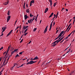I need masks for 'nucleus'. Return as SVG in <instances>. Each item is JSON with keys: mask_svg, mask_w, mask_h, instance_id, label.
<instances>
[{"mask_svg": "<svg viewBox=\"0 0 75 75\" xmlns=\"http://www.w3.org/2000/svg\"><path fill=\"white\" fill-rule=\"evenodd\" d=\"M10 18H11V16H8V17L7 18V22H8L9 20H10Z\"/></svg>", "mask_w": 75, "mask_h": 75, "instance_id": "1", "label": "nucleus"}, {"mask_svg": "<svg viewBox=\"0 0 75 75\" xmlns=\"http://www.w3.org/2000/svg\"><path fill=\"white\" fill-rule=\"evenodd\" d=\"M49 1L50 3V6H51L52 8V1L51 0H49Z\"/></svg>", "mask_w": 75, "mask_h": 75, "instance_id": "2", "label": "nucleus"}, {"mask_svg": "<svg viewBox=\"0 0 75 75\" xmlns=\"http://www.w3.org/2000/svg\"><path fill=\"white\" fill-rule=\"evenodd\" d=\"M64 31H62L59 34V35L61 37L62 36V35L63 34V33H64Z\"/></svg>", "mask_w": 75, "mask_h": 75, "instance_id": "3", "label": "nucleus"}, {"mask_svg": "<svg viewBox=\"0 0 75 75\" xmlns=\"http://www.w3.org/2000/svg\"><path fill=\"white\" fill-rule=\"evenodd\" d=\"M36 61H35V62H34L32 60V61H30V64H34V63H35V62Z\"/></svg>", "mask_w": 75, "mask_h": 75, "instance_id": "4", "label": "nucleus"}, {"mask_svg": "<svg viewBox=\"0 0 75 75\" xmlns=\"http://www.w3.org/2000/svg\"><path fill=\"white\" fill-rule=\"evenodd\" d=\"M8 56H7L5 58V59H4V62H3V64H4V63H5V62H6V59H7V58H8Z\"/></svg>", "mask_w": 75, "mask_h": 75, "instance_id": "5", "label": "nucleus"}, {"mask_svg": "<svg viewBox=\"0 0 75 75\" xmlns=\"http://www.w3.org/2000/svg\"><path fill=\"white\" fill-rule=\"evenodd\" d=\"M8 3H9V2H6L4 3V4L5 5H7L8 4Z\"/></svg>", "mask_w": 75, "mask_h": 75, "instance_id": "6", "label": "nucleus"}, {"mask_svg": "<svg viewBox=\"0 0 75 75\" xmlns=\"http://www.w3.org/2000/svg\"><path fill=\"white\" fill-rule=\"evenodd\" d=\"M31 21H32V19L31 18L30 19L28 20V22L29 23H31Z\"/></svg>", "mask_w": 75, "mask_h": 75, "instance_id": "7", "label": "nucleus"}, {"mask_svg": "<svg viewBox=\"0 0 75 75\" xmlns=\"http://www.w3.org/2000/svg\"><path fill=\"white\" fill-rule=\"evenodd\" d=\"M27 14H26L25 15H24V17L25 20H27Z\"/></svg>", "mask_w": 75, "mask_h": 75, "instance_id": "8", "label": "nucleus"}, {"mask_svg": "<svg viewBox=\"0 0 75 75\" xmlns=\"http://www.w3.org/2000/svg\"><path fill=\"white\" fill-rule=\"evenodd\" d=\"M48 8H47L45 10V13H47V11H48Z\"/></svg>", "mask_w": 75, "mask_h": 75, "instance_id": "9", "label": "nucleus"}, {"mask_svg": "<svg viewBox=\"0 0 75 75\" xmlns=\"http://www.w3.org/2000/svg\"><path fill=\"white\" fill-rule=\"evenodd\" d=\"M33 59L34 60H37V59H38V57L37 56H36Z\"/></svg>", "mask_w": 75, "mask_h": 75, "instance_id": "10", "label": "nucleus"}, {"mask_svg": "<svg viewBox=\"0 0 75 75\" xmlns=\"http://www.w3.org/2000/svg\"><path fill=\"white\" fill-rule=\"evenodd\" d=\"M47 31V29L45 28V29L44 31V34H45V33H46Z\"/></svg>", "mask_w": 75, "mask_h": 75, "instance_id": "11", "label": "nucleus"}, {"mask_svg": "<svg viewBox=\"0 0 75 75\" xmlns=\"http://www.w3.org/2000/svg\"><path fill=\"white\" fill-rule=\"evenodd\" d=\"M52 47H55V45H57V44H56V43H53V44H52Z\"/></svg>", "mask_w": 75, "mask_h": 75, "instance_id": "12", "label": "nucleus"}, {"mask_svg": "<svg viewBox=\"0 0 75 75\" xmlns=\"http://www.w3.org/2000/svg\"><path fill=\"white\" fill-rule=\"evenodd\" d=\"M53 14H54V13H52L51 14V15L50 16L49 18L51 17H52V16H53Z\"/></svg>", "mask_w": 75, "mask_h": 75, "instance_id": "13", "label": "nucleus"}, {"mask_svg": "<svg viewBox=\"0 0 75 75\" xmlns=\"http://www.w3.org/2000/svg\"><path fill=\"white\" fill-rule=\"evenodd\" d=\"M58 40H57L56 41H55L53 43H52V44H54V43L56 44V42H58Z\"/></svg>", "mask_w": 75, "mask_h": 75, "instance_id": "14", "label": "nucleus"}, {"mask_svg": "<svg viewBox=\"0 0 75 75\" xmlns=\"http://www.w3.org/2000/svg\"><path fill=\"white\" fill-rule=\"evenodd\" d=\"M15 66H17V64L16 63L14 64V65L13 66V67H12V68H13V67H15Z\"/></svg>", "mask_w": 75, "mask_h": 75, "instance_id": "15", "label": "nucleus"}, {"mask_svg": "<svg viewBox=\"0 0 75 75\" xmlns=\"http://www.w3.org/2000/svg\"><path fill=\"white\" fill-rule=\"evenodd\" d=\"M26 12H27V13L30 12V11H29V9H26Z\"/></svg>", "mask_w": 75, "mask_h": 75, "instance_id": "16", "label": "nucleus"}, {"mask_svg": "<svg viewBox=\"0 0 75 75\" xmlns=\"http://www.w3.org/2000/svg\"><path fill=\"white\" fill-rule=\"evenodd\" d=\"M60 41H61V40L60 39L59 40L57 41V42L56 43V44H57L59 42H60Z\"/></svg>", "mask_w": 75, "mask_h": 75, "instance_id": "17", "label": "nucleus"}, {"mask_svg": "<svg viewBox=\"0 0 75 75\" xmlns=\"http://www.w3.org/2000/svg\"><path fill=\"white\" fill-rule=\"evenodd\" d=\"M7 15H8V16H10V11H8Z\"/></svg>", "mask_w": 75, "mask_h": 75, "instance_id": "18", "label": "nucleus"}, {"mask_svg": "<svg viewBox=\"0 0 75 75\" xmlns=\"http://www.w3.org/2000/svg\"><path fill=\"white\" fill-rule=\"evenodd\" d=\"M27 30H28V28H27V29H26L24 31V34H25V33H26V32L27 31Z\"/></svg>", "mask_w": 75, "mask_h": 75, "instance_id": "19", "label": "nucleus"}, {"mask_svg": "<svg viewBox=\"0 0 75 75\" xmlns=\"http://www.w3.org/2000/svg\"><path fill=\"white\" fill-rule=\"evenodd\" d=\"M26 28H26V26H25V25H24L23 26V29H26Z\"/></svg>", "mask_w": 75, "mask_h": 75, "instance_id": "20", "label": "nucleus"}, {"mask_svg": "<svg viewBox=\"0 0 75 75\" xmlns=\"http://www.w3.org/2000/svg\"><path fill=\"white\" fill-rule=\"evenodd\" d=\"M29 64H31L30 63V62H29L26 64L27 65H29Z\"/></svg>", "mask_w": 75, "mask_h": 75, "instance_id": "21", "label": "nucleus"}, {"mask_svg": "<svg viewBox=\"0 0 75 75\" xmlns=\"http://www.w3.org/2000/svg\"><path fill=\"white\" fill-rule=\"evenodd\" d=\"M32 3H34V0H33L30 1Z\"/></svg>", "mask_w": 75, "mask_h": 75, "instance_id": "22", "label": "nucleus"}, {"mask_svg": "<svg viewBox=\"0 0 75 75\" xmlns=\"http://www.w3.org/2000/svg\"><path fill=\"white\" fill-rule=\"evenodd\" d=\"M57 4V3H54V4L53 5L54 7H55V6H56V5Z\"/></svg>", "mask_w": 75, "mask_h": 75, "instance_id": "23", "label": "nucleus"}, {"mask_svg": "<svg viewBox=\"0 0 75 75\" xmlns=\"http://www.w3.org/2000/svg\"><path fill=\"white\" fill-rule=\"evenodd\" d=\"M24 65V64H22L21 65L20 67H17V68H20V67H23V65Z\"/></svg>", "mask_w": 75, "mask_h": 75, "instance_id": "24", "label": "nucleus"}, {"mask_svg": "<svg viewBox=\"0 0 75 75\" xmlns=\"http://www.w3.org/2000/svg\"><path fill=\"white\" fill-rule=\"evenodd\" d=\"M25 2L24 3V4L23 5V8L24 9L25 8Z\"/></svg>", "mask_w": 75, "mask_h": 75, "instance_id": "25", "label": "nucleus"}, {"mask_svg": "<svg viewBox=\"0 0 75 75\" xmlns=\"http://www.w3.org/2000/svg\"><path fill=\"white\" fill-rule=\"evenodd\" d=\"M58 12L57 13V14L56 16V18H57L58 17Z\"/></svg>", "mask_w": 75, "mask_h": 75, "instance_id": "26", "label": "nucleus"}, {"mask_svg": "<svg viewBox=\"0 0 75 75\" xmlns=\"http://www.w3.org/2000/svg\"><path fill=\"white\" fill-rule=\"evenodd\" d=\"M12 32H13V30H11L9 33L10 34H11V33H12Z\"/></svg>", "mask_w": 75, "mask_h": 75, "instance_id": "27", "label": "nucleus"}, {"mask_svg": "<svg viewBox=\"0 0 75 75\" xmlns=\"http://www.w3.org/2000/svg\"><path fill=\"white\" fill-rule=\"evenodd\" d=\"M71 27H72V26H71L69 28V29L67 31V32H68L69 31V30L71 29Z\"/></svg>", "mask_w": 75, "mask_h": 75, "instance_id": "28", "label": "nucleus"}, {"mask_svg": "<svg viewBox=\"0 0 75 75\" xmlns=\"http://www.w3.org/2000/svg\"><path fill=\"white\" fill-rule=\"evenodd\" d=\"M19 28V26H18L17 27L15 30V31H16V30H17L18 28Z\"/></svg>", "mask_w": 75, "mask_h": 75, "instance_id": "29", "label": "nucleus"}, {"mask_svg": "<svg viewBox=\"0 0 75 75\" xmlns=\"http://www.w3.org/2000/svg\"><path fill=\"white\" fill-rule=\"evenodd\" d=\"M71 24H72V23L70 24L68 26V28H69V27L71 25Z\"/></svg>", "mask_w": 75, "mask_h": 75, "instance_id": "30", "label": "nucleus"}, {"mask_svg": "<svg viewBox=\"0 0 75 75\" xmlns=\"http://www.w3.org/2000/svg\"><path fill=\"white\" fill-rule=\"evenodd\" d=\"M10 34L9 33L6 35V37H8V36H9V35H10Z\"/></svg>", "mask_w": 75, "mask_h": 75, "instance_id": "31", "label": "nucleus"}, {"mask_svg": "<svg viewBox=\"0 0 75 75\" xmlns=\"http://www.w3.org/2000/svg\"><path fill=\"white\" fill-rule=\"evenodd\" d=\"M36 30H37V28H35L33 29V31H36Z\"/></svg>", "mask_w": 75, "mask_h": 75, "instance_id": "32", "label": "nucleus"}, {"mask_svg": "<svg viewBox=\"0 0 75 75\" xmlns=\"http://www.w3.org/2000/svg\"><path fill=\"white\" fill-rule=\"evenodd\" d=\"M23 52H24V51L22 52H20L19 54H21V55L22 54H23V53H23Z\"/></svg>", "mask_w": 75, "mask_h": 75, "instance_id": "33", "label": "nucleus"}, {"mask_svg": "<svg viewBox=\"0 0 75 75\" xmlns=\"http://www.w3.org/2000/svg\"><path fill=\"white\" fill-rule=\"evenodd\" d=\"M73 72H71L70 74V75H72V74H73Z\"/></svg>", "mask_w": 75, "mask_h": 75, "instance_id": "34", "label": "nucleus"}, {"mask_svg": "<svg viewBox=\"0 0 75 75\" xmlns=\"http://www.w3.org/2000/svg\"><path fill=\"white\" fill-rule=\"evenodd\" d=\"M3 47H2L0 49V51H1V50H3Z\"/></svg>", "mask_w": 75, "mask_h": 75, "instance_id": "35", "label": "nucleus"}, {"mask_svg": "<svg viewBox=\"0 0 75 75\" xmlns=\"http://www.w3.org/2000/svg\"><path fill=\"white\" fill-rule=\"evenodd\" d=\"M10 48H11V47L10 46H9L8 50H10Z\"/></svg>", "mask_w": 75, "mask_h": 75, "instance_id": "36", "label": "nucleus"}, {"mask_svg": "<svg viewBox=\"0 0 75 75\" xmlns=\"http://www.w3.org/2000/svg\"><path fill=\"white\" fill-rule=\"evenodd\" d=\"M64 36L61 39H60L61 40V41H62V40L64 38Z\"/></svg>", "mask_w": 75, "mask_h": 75, "instance_id": "37", "label": "nucleus"}, {"mask_svg": "<svg viewBox=\"0 0 75 75\" xmlns=\"http://www.w3.org/2000/svg\"><path fill=\"white\" fill-rule=\"evenodd\" d=\"M52 24H50V28H52Z\"/></svg>", "mask_w": 75, "mask_h": 75, "instance_id": "38", "label": "nucleus"}, {"mask_svg": "<svg viewBox=\"0 0 75 75\" xmlns=\"http://www.w3.org/2000/svg\"><path fill=\"white\" fill-rule=\"evenodd\" d=\"M55 22H54L53 23V26H54V25H55Z\"/></svg>", "mask_w": 75, "mask_h": 75, "instance_id": "39", "label": "nucleus"}, {"mask_svg": "<svg viewBox=\"0 0 75 75\" xmlns=\"http://www.w3.org/2000/svg\"><path fill=\"white\" fill-rule=\"evenodd\" d=\"M30 59H27L26 60V62H28V61H29V60H30Z\"/></svg>", "mask_w": 75, "mask_h": 75, "instance_id": "40", "label": "nucleus"}, {"mask_svg": "<svg viewBox=\"0 0 75 75\" xmlns=\"http://www.w3.org/2000/svg\"><path fill=\"white\" fill-rule=\"evenodd\" d=\"M16 57H20V56L18 55V54L16 55Z\"/></svg>", "mask_w": 75, "mask_h": 75, "instance_id": "41", "label": "nucleus"}, {"mask_svg": "<svg viewBox=\"0 0 75 75\" xmlns=\"http://www.w3.org/2000/svg\"><path fill=\"white\" fill-rule=\"evenodd\" d=\"M61 58H58L57 59V60H61Z\"/></svg>", "mask_w": 75, "mask_h": 75, "instance_id": "42", "label": "nucleus"}, {"mask_svg": "<svg viewBox=\"0 0 75 75\" xmlns=\"http://www.w3.org/2000/svg\"><path fill=\"white\" fill-rule=\"evenodd\" d=\"M69 29V28L67 27L66 30L65 31H67Z\"/></svg>", "mask_w": 75, "mask_h": 75, "instance_id": "43", "label": "nucleus"}, {"mask_svg": "<svg viewBox=\"0 0 75 75\" xmlns=\"http://www.w3.org/2000/svg\"><path fill=\"white\" fill-rule=\"evenodd\" d=\"M6 28H7V27L5 26V27H4V29L5 30H6Z\"/></svg>", "mask_w": 75, "mask_h": 75, "instance_id": "44", "label": "nucleus"}, {"mask_svg": "<svg viewBox=\"0 0 75 75\" xmlns=\"http://www.w3.org/2000/svg\"><path fill=\"white\" fill-rule=\"evenodd\" d=\"M4 31H5V30L4 29H3V30H2V33H3V32H4Z\"/></svg>", "mask_w": 75, "mask_h": 75, "instance_id": "45", "label": "nucleus"}, {"mask_svg": "<svg viewBox=\"0 0 75 75\" xmlns=\"http://www.w3.org/2000/svg\"><path fill=\"white\" fill-rule=\"evenodd\" d=\"M9 51V50L8 49L6 53L8 54V51Z\"/></svg>", "mask_w": 75, "mask_h": 75, "instance_id": "46", "label": "nucleus"}, {"mask_svg": "<svg viewBox=\"0 0 75 75\" xmlns=\"http://www.w3.org/2000/svg\"><path fill=\"white\" fill-rule=\"evenodd\" d=\"M18 49H15L14 50L15 52H16V51H17L18 50Z\"/></svg>", "mask_w": 75, "mask_h": 75, "instance_id": "47", "label": "nucleus"}, {"mask_svg": "<svg viewBox=\"0 0 75 75\" xmlns=\"http://www.w3.org/2000/svg\"><path fill=\"white\" fill-rule=\"evenodd\" d=\"M68 38V36H67L66 38H64V39L65 40H66V39H67V38Z\"/></svg>", "mask_w": 75, "mask_h": 75, "instance_id": "48", "label": "nucleus"}, {"mask_svg": "<svg viewBox=\"0 0 75 75\" xmlns=\"http://www.w3.org/2000/svg\"><path fill=\"white\" fill-rule=\"evenodd\" d=\"M23 39H22L21 41L20 42V43H21V42H23Z\"/></svg>", "mask_w": 75, "mask_h": 75, "instance_id": "49", "label": "nucleus"}, {"mask_svg": "<svg viewBox=\"0 0 75 75\" xmlns=\"http://www.w3.org/2000/svg\"><path fill=\"white\" fill-rule=\"evenodd\" d=\"M28 33H25V34H24V35L25 36V35H27V34Z\"/></svg>", "mask_w": 75, "mask_h": 75, "instance_id": "50", "label": "nucleus"}, {"mask_svg": "<svg viewBox=\"0 0 75 75\" xmlns=\"http://www.w3.org/2000/svg\"><path fill=\"white\" fill-rule=\"evenodd\" d=\"M75 19H74L73 22V25H74V23H75Z\"/></svg>", "mask_w": 75, "mask_h": 75, "instance_id": "51", "label": "nucleus"}, {"mask_svg": "<svg viewBox=\"0 0 75 75\" xmlns=\"http://www.w3.org/2000/svg\"><path fill=\"white\" fill-rule=\"evenodd\" d=\"M71 35V33H70V34H69L68 36V37H69Z\"/></svg>", "mask_w": 75, "mask_h": 75, "instance_id": "52", "label": "nucleus"}, {"mask_svg": "<svg viewBox=\"0 0 75 75\" xmlns=\"http://www.w3.org/2000/svg\"><path fill=\"white\" fill-rule=\"evenodd\" d=\"M35 20V18H33V20H32V22H33V20Z\"/></svg>", "mask_w": 75, "mask_h": 75, "instance_id": "53", "label": "nucleus"}, {"mask_svg": "<svg viewBox=\"0 0 75 75\" xmlns=\"http://www.w3.org/2000/svg\"><path fill=\"white\" fill-rule=\"evenodd\" d=\"M17 21H15V24H14V25H16V23H17Z\"/></svg>", "mask_w": 75, "mask_h": 75, "instance_id": "54", "label": "nucleus"}, {"mask_svg": "<svg viewBox=\"0 0 75 75\" xmlns=\"http://www.w3.org/2000/svg\"><path fill=\"white\" fill-rule=\"evenodd\" d=\"M32 6V3L30 2V6Z\"/></svg>", "mask_w": 75, "mask_h": 75, "instance_id": "55", "label": "nucleus"}, {"mask_svg": "<svg viewBox=\"0 0 75 75\" xmlns=\"http://www.w3.org/2000/svg\"><path fill=\"white\" fill-rule=\"evenodd\" d=\"M54 18H55V17H56V14H54Z\"/></svg>", "mask_w": 75, "mask_h": 75, "instance_id": "56", "label": "nucleus"}, {"mask_svg": "<svg viewBox=\"0 0 75 75\" xmlns=\"http://www.w3.org/2000/svg\"><path fill=\"white\" fill-rule=\"evenodd\" d=\"M30 17H32V15H31V13L30 14Z\"/></svg>", "mask_w": 75, "mask_h": 75, "instance_id": "57", "label": "nucleus"}, {"mask_svg": "<svg viewBox=\"0 0 75 75\" xmlns=\"http://www.w3.org/2000/svg\"><path fill=\"white\" fill-rule=\"evenodd\" d=\"M30 60H31V61H32V60H34V59H33V58H32L30 59Z\"/></svg>", "mask_w": 75, "mask_h": 75, "instance_id": "58", "label": "nucleus"}, {"mask_svg": "<svg viewBox=\"0 0 75 75\" xmlns=\"http://www.w3.org/2000/svg\"><path fill=\"white\" fill-rule=\"evenodd\" d=\"M37 17H36V18L35 19V21H37Z\"/></svg>", "mask_w": 75, "mask_h": 75, "instance_id": "59", "label": "nucleus"}, {"mask_svg": "<svg viewBox=\"0 0 75 75\" xmlns=\"http://www.w3.org/2000/svg\"><path fill=\"white\" fill-rule=\"evenodd\" d=\"M7 53H6V54H5V57H6V56H7Z\"/></svg>", "mask_w": 75, "mask_h": 75, "instance_id": "60", "label": "nucleus"}, {"mask_svg": "<svg viewBox=\"0 0 75 75\" xmlns=\"http://www.w3.org/2000/svg\"><path fill=\"white\" fill-rule=\"evenodd\" d=\"M64 39L63 40H62V41H61V42H60V43H62V42H63V41H64Z\"/></svg>", "mask_w": 75, "mask_h": 75, "instance_id": "61", "label": "nucleus"}, {"mask_svg": "<svg viewBox=\"0 0 75 75\" xmlns=\"http://www.w3.org/2000/svg\"><path fill=\"white\" fill-rule=\"evenodd\" d=\"M3 71V69L0 72V74H2L1 73Z\"/></svg>", "mask_w": 75, "mask_h": 75, "instance_id": "62", "label": "nucleus"}, {"mask_svg": "<svg viewBox=\"0 0 75 75\" xmlns=\"http://www.w3.org/2000/svg\"><path fill=\"white\" fill-rule=\"evenodd\" d=\"M3 33H2V34L0 35V37H1L2 36H3Z\"/></svg>", "mask_w": 75, "mask_h": 75, "instance_id": "63", "label": "nucleus"}, {"mask_svg": "<svg viewBox=\"0 0 75 75\" xmlns=\"http://www.w3.org/2000/svg\"><path fill=\"white\" fill-rule=\"evenodd\" d=\"M23 35H21V38H22V37H23Z\"/></svg>", "mask_w": 75, "mask_h": 75, "instance_id": "64", "label": "nucleus"}]
</instances>
